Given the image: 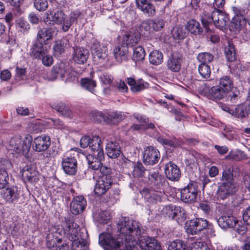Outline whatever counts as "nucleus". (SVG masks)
Masks as SVG:
<instances>
[{
    "mask_svg": "<svg viewBox=\"0 0 250 250\" xmlns=\"http://www.w3.org/2000/svg\"><path fill=\"white\" fill-rule=\"evenodd\" d=\"M214 56L209 52H202L198 54L197 56V59L201 64L208 65L213 61Z\"/></svg>",
    "mask_w": 250,
    "mask_h": 250,
    "instance_id": "45",
    "label": "nucleus"
},
{
    "mask_svg": "<svg viewBox=\"0 0 250 250\" xmlns=\"http://www.w3.org/2000/svg\"><path fill=\"white\" fill-rule=\"evenodd\" d=\"M63 230L62 229L57 226L51 227L46 236V245L48 249L57 247L62 242Z\"/></svg>",
    "mask_w": 250,
    "mask_h": 250,
    "instance_id": "8",
    "label": "nucleus"
},
{
    "mask_svg": "<svg viewBox=\"0 0 250 250\" xmlns=\"http://www.w3.org/2000/svg\"><path fill=\"white\" fill-rule=\"evenodd\" d=\"M23 1L24 0H9L10 4L15 7L14 13L16 15H20L22 13V11L20 8V6Z\"/></svg>",
    "mask_w": 250,
    "mask_h": 250,
    "instance_id": "61",
    "label": "nucleus"
},
{
    "mask_svg": "<svg viewBox=\"0 0 250 250\" xmlns=\"http://www.w3.org/2000/svg\"><path fill=\"white\" fill-rule=\"evenodd\" d=\"M91 52L94 58L97 59L100 61L105 59L108 55L106 47L101 46L97 41L95 42L91 46Z\"/></svg>",
    "mask_w": 250,
    "mask_h": 250,
    "instance_id": "22",
    "label": "nucleus"
},
{
    "mask_svg": "<svg viewBox=\"0 0 250 250\" xmlns=\"http://www.w3.org/2000/svg\"><path fill=\"white\" fill-rule=\"evenodd\" d=\"M32 141V137L29 134L26 135L23 140L21 136L17 135L10 140L7 147L9 150L13 151L17 154L21 153L27 157Z\"/></svg>",
    "mask_w": 250,
    "mask_h": 250,
    "instance_id": "3",
    "label": "nucleus"
},
{
    "mask_svg": "<svg viewBox=\"0 0 250 250\" xmlns=\"http://www.w3.org/2000/svg\"><path fill=\"white\" fill-rule=\"evenodd\" d=\"M140 40V36L138 34H127L123 37V43L122 44L125 46L132 47L136 45Z\"/></svg>",
    "mask_w": 250,
    "mask_h": 250,
    "instance_id": "38",
    "label": "nucleus"
},
{
    "mask_svg": "<svg viewBox=\"0 0 250 250\" xmlns=\"http://www.w3.org/2000/svg\"><path fill=\"white\" fill-rule=\"evenodd\" d=\"M225 54L229 62H234L236 60V51L232 42L229 41L228 45L225 48Z\"/></svg>",
    "mask_w": 250,
    "mask_h": 250,
    "instance_id": "39",
    "label": "nucleus"
},
{
    "mask_svg": "<svg viewBox=\"0 0 250 250\" xmlns=\"http://www.w3.org/2000/svg\"><path fill=\"white\" fill-rule=\"evenodd\" d=\"M54 30L51 28H43L38 31L37 35V41L42 42L43 43H46V42L52 39Z\"/></svg>",
    "mask_w": 250,
    "mask_h": 250,
    "instance_id": "34",
    "label": "nucleus"
},
{
    "mask_svg": "<svg viewBox=\"0 0 250 250\" xmlns=\"http://www.w3.org/2000/svg\"><path fill=\"white\" fill-rule=\"evenodd\" d=\"M86 160L88 165V168L95 171H98L102 166V161L104 159V150L93 153L86 156Z\"/></svg>",
    "mask_w": 250,
    "mask_h": 250,
    "instance_id": "10",
    "label": "nucleus"
},
{
    "mask_svg": "<svg viewBox=\"0 0 250 250\" xmlns=\"http://www.w3.org/2000/svg\"><path fill=\"white\" fill-rule=\"evenodd\" d=\"M47 43L37 41L33 44L30 50L31 57L37 59H41L42 57L48 53Z\"/></svg>",
    "mask_w": 250,
    "mask_h": 250,
    "instance_id": "19",
    "label": "nucleus"
},
{
    "mask_svg": "<svg viewBox=\"0 0 250 250\" xmlns=\"http://www.w3.org/2000/svg\"><path fill=\"white\" fill-rule=\"evenodd\" d=\"M34 6L39 11H44L48 8V3L47 0H35Z\"/></svg>",
    "mask_w": 250,
    "mask_h": 250,
    "instance_id": "56",
    "label": "nucleus"
},
{
    "mask_svg": "<svg viewBox=\"0 0 250 250\" xmlns=\"http://www.w3.org/2000/svg\"><path fill=\"white\" fill-rule=\"evenodd\" d=\"M182 58L181 57L172 55L168 60L167 66L169 69L173 72H178L181 67Z\"/></svg>",
    "mask_w": 250,
    "mask_h": 250,
    "instance_id": "33",
    "label": "nucleus"
},
{
    "mask_svg": "<svg viewBox=\"0 0 250 250\" xmlns=\"http://www.w3.org/2000/svg\"><path fill=\"white\" fill-rule=\"evenodd\" d=\"M101 142V139L98 136H94L91 139L89 146L91 150L93 151V153H96L97 152L103 150Z\"/></svg>",
    "mask_w": 250,
    "mask_h": 250,
    "instance_id": "46",
    "label": "nucleus"
},
{
    "mask_svg": "<svg viewBox=\"0 0 250 250\" xmlns=\"http://www.w3.org/2000/svg\"><path fill=\"white\" fill-rule=\"evenodd\" d=\"M138 9L147 17H153L156 13L155 6L151 2L146 4Z\"/></svg>",
    "mask_w": 250,
    "mask_h": 250,
    "instance_id": "48",
    "label": "nucleus"
},
{
    "mask_svg": "<svg viewBox=\"0 0 250 250\" xmlns=\"http://www.w3.org/2000/svg\"><path fill=\"white\" fill-rule=\"evenodd\" d=\"M165 173L166 177L171 181H177L181 177V171L179 167L171 162L165 165Z\"/></svg>",
    "mask_w": 250,
    "mask_h": 250,
    "instance_id": "15",
    "label": "nucleus"
},
{
    "mask_svg": "<svg viewBox=\"0 0 250 250\" xmlns=\"http://www.w3.org/2000/svg\"><path fill=\"white\" fill-rule=\"evenodd\" d=\"M232 87L231 79H220L219 85L211 87L207 93V96L213 100L222 99Z\"/></svg>",
    "mask_w": 250,
    "mask_h": 250,
    "instance_id": "5",
    "label": "nucleus"
},
{
    "mask_svg": "<svg viewBox=\"0 0 250 250\" xmlns=\"http://www.w3.org/2000/svg\"><path fill=\"white\" fill-rule=\"evenodd\" d=\"M128 83L133 92H139L148 86V83L144 82L143 79H127Z\"/></svg>",
    "mask_w": 250,
    "mask_h": 250,
    "instance_id": "35",
    "label": "nucleus"
},
{
    "mask_svg": "<svg viewBox=\"0 0 250 250\" xmlns=\"http://www.w3.org/2000/svg\"><path fill=\"white\" fill-rule=\"evenodd\" d=\"M212 9L213 11H211L210 17H208V19H206V18H202V24L204 27L207 28L208 26L213 22L216 27L222 29L229 21L228 15L216 7L212 8Z\"/></svg>",
    "mask_w": 250,
    "mask_h": 250,
    "instance_id": "4",
    "label": "nucleus"
},
{
    "mask_svg": "<svg viewBox=\"0 0 250 250\" xmlns=\"http://www.w3.org/2000/svg\"><path fill=\"white\" fill-rule=\"evenodd\" d=\"M158 190L145 188L142 190L141 193L148 202L153 203L161 199V192Z\"/></svg>",
    "mask_w": 250,
    "mask_h": 250,
    "instance_id": "24",
    "label": "nucleus"
},
{
    "mask_svg": "<svg viewBox=\"0 0 250 250\" xmlns=\"http://www.w3.org/2000/svg\"><path fill=\"white\" fill-rule=\"evenodd\" d=\"M167 250H188L184 242L177 239L171 242L168 246Z\"/></svg>",
    "mask_w": 250,
    "mask_h": 250,
    "instance_id": "47",
    "label": "nucleus"
},
{
    "mask_svg": "<svg viewBox=\"0 0 250 250\" xmlns=\"http://www.w3.org/2000/svg\"><path fill=\"white\" fill-rule=\"evenodd\" d=\"M181 193V200L186 203L195 202L197 198L198 193V184L194 181H191L185 187L179 189Z\"/></svg>",
    "mask_w": 250,
    "mask_h": 250,
    "instance_id": "6",
    "label": "nucleus"
},
{
    "mask_svg": "<svg viewBox=\"0 0 250 250\" xmlns=\"http://www.w3.org/2000/svg\"><path fill=\"white\" fill-rule=\"evenodd\" d=\"M2 195L6 202L11 203L19 199L20 191L17 187L13 186L4 190Z\"/></svg>",
    "mask_w": 250,
    "mask_h": 250,
    "instance_id": "25",
    "label": "nucleus"
},
{
    "mask_svg": "<svg viewBox=\"0 0 250 250\" xmlns=\"http://www.w3.org/2000/svg\"><path fill=\"white\" fill-rule=\"evenodd\" d=\"M186 28L190 33L195 35H200L203 32L200 23L194 19L188 22Z\"/></svg>",
    "mask_w": 250,
    "mask_h": 250,
    "instance_id": "36",
    "label": "nucleus"
},
{
    "mask_svg": "<svg viewBox=\"0 0 250 250\" xmlns=\"http://www.w3.org/2000/svg\"><path fill=\"white\" fill-rule=\"evenodd\" d=\"M157 141L163 146H169L170 148H176L182 146L184 142L180 138L173 137L172 139L165 138L163 136L158 137Z\"/></svg>",
    "mask_w": 250,
    "mask_h": 250,
    "instance_id": "26",
    "label": "nucleus"
},
{
    "mask_svg": "<svg viewBox=\"0 0 250 250\" xmlns=\"http://www.w3.org/2000/svg\"><path fill=\"white\" fill-rule=\"evenodd\" d=\"M187 219V214L186 210L182 207L177 206L176 209L174 220H175L179 225H183Z\"/></svg>",
    "mask_w": 250,
    "mask_h": 250,
    "instance_id": "43",
    "label": "nucleus"
},
{
    "mask_svg": "<svg viewBox=\"0 0 250 250\" xmlns=\"http://www.w3.org/2000/svg\"><path fill=\"white\" fill-rule=\"evenodd\" d=\"M82 13L79 10H76L71 12L68 18L66 19V21L64 25L62 26V30L64 32H67L71 26L77 22V21L81 17Z\"/></svg>",
    "mask_w": 250,
    "mask_h": 250,
    "instance_id": "30",
    "label": "nucleus"
},
{
    "mask_svg": "<svg viewBox=\"0 0 250 250\" xmlns=\"http://www.w3.org/2000/svg\"><path fill=\"white\" fill-rule=\"evenodd\" d=\"M62 234H64L70 241H76L78 237L79 226L71 220L66 222V225L64 228Z\"/></svg>",
    "mask_w": 250,
    "mask_h": 250,
    "instance_id": "20",
    "label": "nucleus"
},
{
    "mask_svg": "<svg viewBox=\"0 0 250 250\" xmlns=\"http://www.w3.org/2000/svg\"><path fill=\"white\" fill-rule=\"evenodd\" d=\"M151 27L153 30L158 31L162 29L164 26V21L162 19L151 20Z\"/></svg>",
    "mask_w": 250,
    "mask_h": 250,
    "instance_id": "63",
    "label": "nucleus"
},
{
    "mask_svg": "<svg viewBox=\"0 0 250 250\" xmlns=\"http://www.w3.org/2000/svg\"><path fill=\"white\" fill-rule=\"evenodd\" d=\"M198 71L200 75L204 78H208L210 75V69L208 65L200 64Z\"/></svg>",
    "mask_w": 250,
    "mask_h": 250,
    "instance_id": "57",
    "label": "nucleus"
},
{
    "mask_svg": "<svg viewBox=\"0 0 250 250\" xmlns=\"http://www.w3.org/2000/svg\"><path fill=\"white\" fill-rule=\"evenodd\" d=\"M107 155L111 158L115 159L119 156L121 153V147L117 142L111 141L106 144Z\"/></svg>",
    "mask_w": 250,
    "mask_h": 250,
    "instance_id": "28",
    "label": "nucleus"
},
{
    "mask_svg": "<svg viewBox=\"0 0 250 250\" xmlns=\"http://www.w3.org/2000/svg\"><path fill=\"white\" fill-rule=\"evenodd\" d=\"M145 57V51L141 46H138L133 49V57L137 61L143 60Z\"/></svg>",
    "mask_w": 250,
    "mask_h": 250,
    "instance_id": "55",
    "label": "nucleus"
},
{
    "mask_svg": "<svg viewBox=\"0 0 250 250\" xmlns=\"http://www.w3.org/2000/svg\"><path fill=\"white\" fill-rule=\"evenodd\" d=\"M86 206V201L83 196H78L74 198L70 205V209L74 215L82 212Z\"/></svg>",
    "mask_w": 250,
    "mask_h": 250,
    "instance_id": "21",
    "label": "nucleus"
},
{
    "mask_svg": "<svg viewBox=\"0 0 250 250\" xmlns=\"http://www.w3.org/2000/svg\"><path fill=\"white\" fill-rule=\"evenodd\" d=\"M62 166L65 173L73 175L77 172V161L72 157H67L63 158L62 161Z\"/></svg>",
    "mask_w": 250,
    "mask_h": 250,
    "instance_id": "18",
    "label": "nucleus"
},
{
    "mask_svg": "<svg viewBox=\"0 0 250 250\" xmlns=\"http://www.w3.org/2000/svg\"><path fill=\"white\" fill-rule=\"evenodd\" d=\"M81 83L83 88L92 92L96 85L95 81L93 79H81Z\"/></svg>",
    "mask_w": 250,
    "mask_h": 250,
    "instance_id": "54",
    "label": "nucleus"
},
{
    "mask_svg": "<svg viewBox=\"0 0 250 250\" xmlns=\"http://www.w3.org/2000/svg\"><path fill=\"white\" fill-rule=\"evenodd\" d=\"M66 71L67 69L65 68L64 64L62 63L55 65L52 69V72L55 78L66 77Z\"/></svg>",
    "mask_w": 250,
    "mask_h": 250,
    "instance_id": "40",
    "label": "nucleus"
},
{
    "mask_svg": "<svg viewBox=\"0 0 250 250\" xmlns=\"http://www.w3.org/2000/svg\"><path fill=\"white\" fill-rule=\"evenodd\" d=\"M51 107L63 116L69 118L72 117V111L69 107L64 103H60L58 104H54Z\"/></svg>",
    "mask_w": 250,
    "mask_h": 250,
    "instance_id": "37",
    "label": "nucleus"
},
{
    "mask_svg": "<svg viewBox=\"0 0 250 250\" xmlns=\"http://www.w3.org/2000/svg\"><path fill=\"white\" fill-rule=\"evenodd\" d=\"M33 149L38 152L45 151L51 145L50 137L42 135L36 137L33 141Z\"/></svg>",
    "mask_w": 250,
    "mask_h": 250,
    "instance_id": "14",
    "label": "nucleus"
},
{
    "mask_svg": "<svg viewBox=\"0 0 250 250\" xmlns=\"http://www.w3.org/2000/svg\"><path fill=\"white\" fill-rule=\"evenodd\" d=\"M236 191V188L233 183L223 182L218 188L217 200L219 201L226 200Z\"/></svg>",
    "mask_w": 250,
    "mask_h": 250,
    "instance_id": "11",
    "label": "nucleus"
},
{
    "mask_svg": "<svg viewBox=\"0 0 250 250\" xmlns=\"http://www.w3.org/2000/svg\"><path fill=\"white\" fill-rule=\"evenodd\" d=\"M233 229L239 234L241 235L244 234L247 230L246 226L241 221H239L236 219V224Z\"/></svg>",
    "mask_w": 250,
    "mask_h": 250,
    "instance_id": "58",
    "label": "nucleus"
},
{
    "mask_svg": "<svg viewBox=\"0 0 250 250\" xmlns=\"http://www.w3.org/2000/svg\"><path fill=\"white\" fill-rule=\"evenodd\" d=\"M171 35L174 39L182 40L186 36V32L182 27L176 26L171 31Z\"/></svg>",
    "mask_w": 250,
    "mask_h": 250,
    "instance_id": "49",
    "label": "nucleus"
},
{
    "mask_svg": "<svg viewBox=\"0 0 250 250\" xmlns=\"http://www.w3.org/2000/svg\"><path fill=\"white\" fill-rule=\"evenodd\" d=\"M233 168L229 167L225 168L222 174V180L224 182L233 183Z\"/></svg>",
    "mask_w": 250,
    "mask_h": 250,
    "instance_id": "51",
    "label": "nucleus"
},
{
    "mask_svg": "<svg viewBox=\"0 0 250 250\" xmlns=\"http://www.w3.org/2000/svg\"><path fill=\"white\" fill-rule=\"evenodd\" d=\"M125 117V115L122 112L110 111L106 113L105 123L116 124L124 120Z\"/></svg>",
    "mask_w": 250,
    "mask_h": 250,
    "instance_id": "32",
    "label": "nucleus"
},
{
    "mask_svg": "<svg viewBox=\"0 0 250 250\" xmlns=\"http://www.w3.org/2000/svg\"><path fill=\"white\" fill-rule=\"evenodd\" d=\"M112 184V179L106 177H99L96 180L94 191L95 195L100 196L106 193Z\"/></svg>",
    "mask_w": 250,
    "mask_h": 250,
    "instance_id": "12",
    "label": "nucleus"
},
{
    "mask_svg": "<svg viewBox=\"0 0 250 250\" xmlns=\"http://www.w3.org/2000/svg\"><path fill=\"white\" fill-rule=\"evenodd\" d=\"M160 158V153L158 149L152 146L144 147L143 154V161L147 165H154Z\"/></svg>",
    "mask_w": 250,
    "mask_h": 250,
    "instance_id": "9",
    "label": "nucleus"
},
{
    "mask_svg": "<svg viewBox=\"0 0 250 250\" xmlns=\"http://www.w3.org/2000/svg\"><path fill=\"white\" fill-rule=\"evenodd\" d=\"M234 16L232 18L230 28L234 32H239L246 26V15L250 11V3H244L242 6L232 7Z\"/></svg>",
    "mask_w": 250,
    "mask_h": 250,
    "instance_id": "2",
    "label": "nucleus"
},
{
    "mask_svg": "<svg viewBox=\"0 0 250 250\" xmlns=\"http://www.w3.org/2000/svg\"><path fill=\"white\" fill-rule=\"evenodd\" d=\"M133 169L132 171V175L134 178L143 177L145 174L146 169L144 167L141 162H138L137 163L133 164Z\"/></svg>",
    "mask_w": 250,
    "mask_h": 250,
    "instance_id": "44",
    "label": "nucleus"
},
{
    "mask_svg": "<svg viewBox=\"0 0 250 250\" xmlns=\"http://www.w3.org/2000/svg\"><path fill=\"white\" fill-rule=\"evenodd\" d=\"M228 109V112L231 115L239 118H244L250 113V109L248 106L244 104L237 105L234 109Z\"/></svg>",
    "mask_w": 250,
    "mask_h": 250,
    "instance_id": "27",
    "label": "nucleus"
},
{
    "mask_svg": "<svg viewBox=\"0 0 250 250\" xmlns=\"http://www.w3.org/2000/svg\"><path fill=\"white\" fill-rule=\"evenodd\" d=\"M186 232L191 235L200 234L208 227V221L202 218H195L187 222Z\"/></svg>",
    "mask_w": 250,
    "mask_h": 250,
    "instance_id": "7",
    "label": "nucleus"
},
{
    "mask_svg": "<svg viewBox=\"0 0 250 250\" xmlns=\"http://www.w3.org/2000/svg\"><path fill=\"white\" fill-rule=\"evenodd\" d=\"M89 52L87 49L82 47L76 46L73 48V60L79 64H84L87 61Z\"/></svg>",
    "mask_w": 250,
    "mask_h": 250,
    "instance_id": "17",
    "label": "nucleus"
},
{
    "mask_svg": "<svg viewBox=\"0 0 250 250\" xmlns=\"http://www.w3.org/2000/svg\"><path fill=\"white\" fill-rule=\"evenodd\" d=\"M128 52L127 46L123 44L115 47L113 51L115 59L119 62L126 60Z\"/></svg>",
    "mask_w": 250,
    "mask_h": 250,
    "instance_id": "29",
    "label": "nucleus"
},
{
    "mask_svg": "<svg viewBox=\"0 0 250 250\" xmlns=\"http://www.w3.org/2000/svg\"><path fill=\"white\" fill-rule=\"evenodd\" d=\"M228 94V99L232 103H235L239 98L240 92L236 87H232L228 92H226Z\"/></svg>",
    "mask_w": 250,
    "mask_h": 250,
    "instance_id": "53",
    "label": "nucleus"
},
{
    "mask_svg": "<svg viewBox=\"0 0 250 250\" xmlns=\"http://www.w3.org/2000/svg\"><path fill=\"white\" fill-rule=\"evenodd\" d=\"M91 116L94 120L97 122H105L106 113H103L101 111L94 110L91 112Z\"/></svg>",
    "mask_w": 250,
    "mask_h": 250,
    "instance_id": "59",
    "label": "nucleus"
},
{
    "mask_svg": "<svg viewBox=\"0 0 250 250\" xmlns=\"http://www.w3.org/2000/svg\"><path fill=\"white\" fill-rule=\"evenodd\" d=\"M8 175L6 170H0V189L5 188L8 184Z\"/></svg>",
    "mask_w": 250,
    "mask_h": 250,
    "instance_id": "60",
    "label": "nucleus"
},
{
    "mask_svg": "<svg viewBox=\"0 0 250 250\" xmlns=\"http://www.w3.org/2000/svg\"><path fill=\"white\" fill-rule=\"evenodd\" d=\"M46 24L51 25L54 24L64 25L66 21L65 14L60 10L57 11L53 14H47L46 17L44 20Z\"/></svg>",
    "mask_w": 250,
    "mask_h": 250,
    "instance_id": "16",
    "label": "nucleus"
},
{
    "mask_svg": "<svg viewBox=\"0 0 250 250\" xmlns=\"http://www.w3.org/2000/svg\"><path fill=\"white\" fill-rule=\"evenodd\" d=\"M21 177L25 182L37 183L39 180V173L34 166L27 165L21 170Z\"/></svg>",
    "mask_w": 250,
    "mask_h": 250,
    "instance_id": "13",
    "label": "nucleus"
},
{
    "mask_svg": "<svg viewBox=\"0 0 250 250\" xmlns=\"http://www.w3.org/2000/svg\"><path fill=\"white\" fill-rule=\"evenodd\" d=\"M69 43L66 38H62L55 42L53 45V49L57 54H61L64 52V49Z\"/></svg>",
    "mask_w": 250,
    "mask_h": 250,
    "instance_id": "42",
    "label": "nucleus"
},
{
    "mask_svg": "<svg viewBox=\"0 0 250 250\" xmlns=\"http://www.w3.org/2000/svg\"><path fill=\"white\" fill-rule=\"evenodd\" d=\"M99 170H100L101 174L99 177H106V178L112 179V170L109 167L102 165Z\"/></svg>",
    "mask_w": 250,
    "mask_h": 250,
    "instance_id": "62",
    "label": "nucleus"
},
{
    "mask_svg": "<svg viewBox=\"0 0 250 250\" xmlns=\"http://www.w3.org/2000/svg\"><path fill=\"white\" fill-rule=\"evenodd\" d=\"M149 180L157 189H161L166 183L164 177L158 171H150L148 174Z\"/></svg>",
    "mask_w": 250,
    "mask_h": 250,
    "instance_id": "23",
    "label": "nucleus"
},
{
    "mask_svg": "<svg viewBox=\"0 0 250 250\" xmlns=\"http://www.w3.org/2000/svg\"><path fill=\"white\" fill-rule=\"evenodd\" d=\"M141 224L127 218H124L118 223L120 234L115 238L109 233H103L99 237V244L106 250H136L139 245L145 250H161L159 243L154 238L141 236Z\"/></svg>",
    "mask_w": 250,
    "mask_h": 250,
    "instance_id": "1",
    "label": "nucleus"
},
{
    "mask_svg": "<svg viewBox=\"0 0 250 250\" xmlns=\"http://www.w3.org/2000/svg\"><path fill=\"white\" fill-rule=\"evenodd\" d=\"M84 238L79 240L73 241L72 242V248L73 250H88V247L86 241L84 240Z\"/></svg>",
    "mask_w": 250,
    "mask_h": 250,
    "instance_id": "50",
    "label": "nucleus"
},
{
    "mask_svg": "<svg viewBox=\"0 0 250 250\" xmlns=\"http://www.w3.org/2000/svg\"><path fill=\"white\" fill-rule=\"evenodd\" d=\"M198 208L202 210L206 216H211L212 214V208L211 207V204L208 202L200 203Z\"/></svg>",
    "mask_w": 250,
    "mask_h": 250,
    "instance_id": "52",
    "label": "nucleus"
},
{
    "mask_svg": "<svg viewBox=\"0 0 250 250\" xmlns=\"http://www.w3.org/2000/svg\"><path fill=\"white\" fill-rule=\"evenodd\" d=\"M177 206L170 204L164 207L162 210V214L163 216L170 220L174 219V215Z\"/></svg>",
    "mask_w": 250,
    "mask_h": 250,
    "instance_id": "41",
    "label": "nucleus"
},
{
    "mask_svg": "<svg viewBox=\"0 0 250 250\" xmlns=\"http://www.w3.org/2000/svg\"><path fill=\"white\" fill-rule=\"evenodd\" d=\"M41 59H42V64L45 66H50L53 63L52 57L48 54V53L42 57Z\"/></svg>",
    "mask_w": 250,
    "mask_h": 250,
    "instance_id": "64",
    "label": "nucleus"
},
{
    "mask_svg": "<svg viewBox=\"0 0 250 250\" xmlns=\"http://www.w3.org/2000/svg\"><path fill=\"white\" fill-rule=\"evenodd\" d=\"M236 218L231 215H223L218 220L219 226L222 229L233 228L236 224Z\"/></svg>",
    "mask_w": 250,
    "mask_h": 250,
    "instance_id": "31",
    "label": "nucleus"
}]
</instances>
